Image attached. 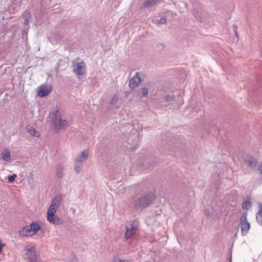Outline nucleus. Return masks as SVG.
<instances>
[{
  "label": "nucleus",
  "mask_w": 262,
  "mask_h": 262,
  "mask_svg": "<svg viewBox=\"0 0 262 262\" xmlns=\"http://www.w3.org/2000/svg\"><path fill=\"white\" fill-rule=\"evenodd\" d=\"M2 157L3 160L9 161L10 160V153L8 149H5L2 153Z\"/></svg>",
  "instance_id": "ddd939ff"
},
{
  "label": "nucleus",
  "mask_w": 262,
  "mask_h": 262,
  "mask_svg": "<svg viewBox=\"0 0 262 262\" xmlns=\"http://www.w3.org/2000/svg\"><path fill=\"white\" fill-rule=\"evenodd\" d=\"M61 198L60 196H56L53 200L47 212V220L53 224H59L61 223L60 219L55 215L56 210L59 207Z\"/></svg>",
  "instance_id": "f257e3e1"
},
{
  "label": "nucleus",
  "mask_w": 262,
  "mask_h": 262,
  "mask_svg": "<svg viewBox=\"0 0 262 262\" xmlns=\"http://www.w3.org/2000/svg\"><path fill=\"white\" fill-rule=\"evenodd\" d=\"M235 34H236V36H237V33L236 31H235Z\"/></svg>",
  "instance_id": "393cba45"
},
{
  "label": "nucleus",
  "mask_w": 262,
  "mask_h": 262,
  "mask_svg": "<svg viewBox=\"0 0 262 262\" xmlns=\"http://www.w3.org/2000/svg\"><path fill=\"white\" fill-rule=\"evenodd\" d=\"M251 203L248 201H245L242 205V207L244 209H248L251 206Z\"/></svg>",
  "instance_id": "f3484780"
},
{
  "label": "nucleus",
  "mask_w": 262,
  "mask_h": 262,
  "mask_svg": "<svg viewBox=\"0 0 262 262\" xmlns=\"http://www.w3.org/2000/svg\"><path fill=\"white\" fill-rule=\"evenodd\" d=\"M40 229L39 225L37 223H32L29 226H26L19 231V235L21 236H30L37 233Z\"/></svg>",
  "instance_id": "7ed1b4c3"
},
{
  "label": "nucleus",
  "mask_w": 262,
  "mask_h": 262,
  "mask_svg": "<svg viewBox=\"0 0 262 262\" xmlns=\"http://www.w3.org/2000/svg\"><path fill=\"white\" fill-rule=\"evenodd\" d=\"M244 161L249 166L253 167L255 165L256 161L255 159L251 156H247L245 158Z\"/></svg>",
  "instance_id": "f8f14e48"
},
{
  "label": "nucleus",
  "mask_w": 262,
  "mask_h": 262,
  "mask_svg": "<svg viewBox=\"0 0 262 262\" xmlns=\"http://www.w3.org/2000/svg\"><path fill=\"white\" fill-rule=\"evenodd\" d=\"M89 155V150H84L82 152L81 154L78 156L75 160V162H77V164L80 165L83 161H84L88 157Z\"/></svg>",
  "instance_id": "9d476101"
},
{
  "label": "nucleus",
  "mask_w": 262,
  "mask_h": 262,
  "mask_svg": "<svg viewBox=\"0 0 262 262\" xmlns=\"http://www.w3.org/2000/svg\"><path fill=\"white\" fill-rule=\"evenodd\" d=\"M138 229L137 224L133 222L126 225L125 238L126 239L130 238L135 233Z\"/></svg>",
  "instance_id": "39448f33"
},
{
  "label": "nucleus",
  "mask_w": 262,
  "mask_h": 262,
  "mask_svg": "<svg viewBox=\"0 0 262 262\" xmlns=\"http://www.w3.org/2000/svg\"><path fill=\"white\" fill-rule=\"evenodd\" d=\"M140 82L141 78L139 76L138 73H137L136 75L130 80L129 86L130 89H134L138 85Z\"/></svg>",
  "instance_id": "6e6552de"
},
{
  "label": "nucleus",
  "mask_w": 262,
  "mask_h": 262,
  "mask_svg": "<svg viewBox=\"0 0 262 262\" xmlns=\"http://www.w3.org/2000/svg\"><path fill=\"white\" fill-rule=\"evenodd\" d=\"M155 195L150 193L144 197L140 198L137 201L136 207L139 208H144L150 204L155 199Z\"/></svg>",
  "instance_id": "20e7f679"
},
{
  "label": "nucleus",
  "mask_w": 262,
  "mask_h": 262,
  "mask_svg": "<svg viewBox=\"0 0 262 262\" xmlns=\"http://www.w3.org/2000/svg\"><path fill=\"white\" fill-rule=\"evenodd\" d=\"M58 111L59 110L57 106L53 108L50 112L49 118L53 119L55 128L59 129L67 127L69 124L66 120L60 118L58 116Z\"/></svg>",
  "instance_id": "f03ea898"
},
{
  "label": "nucleus",
  "mask_w": 262,
  "mask_h": 262,
  "mask_svg": "<svg viewBox=\"0 0 262 262\" xmlns=\"http://www.w3.org/2000/svg\"><path fill=\"white\" fill-rule=\"evenodd\" d=\"M85 69V64L82 61L77 64L76 68L74 69V72L78 75H82L84 73Z\"/></svg>",
  "instance_id": "1a4fd4ad"
},
{
  "label": "nucleus",
  "mask_w": 262,
  "mask_h": 262,
  "mask_svg": "<svg viewBox=\"0 0 262 262\" xmlns=\"http://www.w3.org/2000/svg\"><path fill=\"white\" fill-rule=\"evenodd\" d=\"M16 177L17 176L15 174H13V175L8 177V179L9 182H12L14 181V180Z\"/></svg>",
  "instance_id": "6ab92c4d"
},
{
  "label": "nucleus",
  "mask_w": 262,
  "mask_h": 262,
  "mask_svg": "<svg viewBox=\"0 0 262 262\" xmlns=\"http://www.w3.org/2000/svg\"><path fill=\"white\" fill-rule=\"evenodd\" d=\"M25 251L27 257L30 262H37L38 257L36 251L34 247H26Z\"/></svg>",
  "instance_id": "423d86ee"
},
{
  "label": "nucleus",
  "mask_w": 262,
  "mask_h": 262,
  "mask_svg": "<svg viewBox=\"0 0 262 262\" xmlns=\"http://www.w3.org/2000/svg\"><path fill=\"white\" fill-rule=\"evenodd\" d=\"M241 228L242 232L245 234L249 230L250 226L247 220L246 214L243 215L241 219Z\"/></svg>",
  "instance_id": "0eeeda50"
},
{
  "label": "nucleus",
  "mask_w": 262,
  "mask_h": 262,
  "mask_svg": "<svg viewBox=\"0 0 262 262\" xmlns=\"http://www.w3.org/2000/svg\"><path fill=\"white\" fill-rule=\"evenodd\" d=\"M256 220L258 223L262 225V207L256 215Z\"/></svg>",
  "instance_id": "2eb2a0df"
},
{
  "label": "nucleus",
  "mask_w": 262,
  "mask_h": 262,
  "mask_svg": "<svg viewBox=\"0 0 262 262\" xmlns=\"http://www.w3.org/2000/svg\"><path fill=\"white\" fill-rule=\"evenodd\" d=\"M51 90V86H41L38 91V94L41 97L48 95Z\"/></svg>",
  "instance_id": "9b49d317"
},
{
  "label": "nucleus",
  "mask_w": 262,
  "mask_h": 262,
  "mask_svg": "<svg viewBox=\"0 0 262 262\" xmlns=\"http://www.w3.org/2000/svg\"><path fill=\"white\" fill-rule=\"evenodd\" d=\"M5 247V244L2 243V241L1 239H0V252H1L3 249V248Z\"/></svg>",
  "instance_id": "4be33fe9"
},
{
  "label": "nucleus",
  "mask_w": 262,
  "mask_h": 262,
  "mask_svg": "<svg viewBox=\"0 0 262 262\" xmlns=\"http://www.w3.org/2000/svg\"><path fill=\"white\" fill-rule=\"evenodd\" d=\"M259 173H262V162L259 168Z\"/></svg>",
  "instance_id": "b1692460"
},
{
  "label": "nucleus",
  "mask_w": 262,
  "mask_h": 262,
  "mask_svg": "<svg viewBox=\"0 0 262 262\" xmlns=\"http://www.w3.org/2000/svg\"><path fill=\"white\" fill-rule=\"evenodd\" d=\"M166 23V18H162L160 20V23L161 24H164Z\"/></svg>",
  "instance_id": "5701e85b"
},
{
  "label": "nucleus",
  "mask_w": 262,
  "mask_h": 262,
  "mask_svg": "<svg viewBox=\"0 0 262 262\" xmlns=\"http://www.w3.org/2000/svg\"><path fill=\"white\" fill-rule=\"evenodd\" d=\"M27 132L28 133L30 134V135L36 137H39L40 136V134L39 132H38L37 130L35 129L33 127H29L27 128Z\"/></svg>",
  "instance_id": "4468645a"
},
{
  "label": "nucleus",
  "mask_w": 262,
  "mask_h": 262,
  "mask_svg": "<svg viewBox=\"0 0 262 262\" xmlns=\"http://www.w3.org/2000/svg\"><path fill=\"white\" fill-rule=\"evenodd\" d=\"M148 93V91L147 88H143L142 89V97H145L147 96Z\"/></svg>",
  "instance_id": "aec40b11"
},
{
  "label": "nucleus",
  "mask_w": 262,
  "mask_h": 262,
  "mask_svg": "<svg viewBox=\"0 0 262 262\" xmlns=\"http://www.w3.org/2000/svg\"><path fill=\"white\" fill-rule=\"evenodd\" d=\"M156 0H148L145 2L144 7H149L154 5L155 4Z\"/></svg>",
  "instance_id": "dca6fc26"
},
{
  "label": "nucleus",
  "mask_w": 262,
  "mask_h": 262,
  "mask_svg": "<svg viewBox=\"0 0 262 262\" xmlns=\"http://www.w3.org/2000/svg\"><path fill=\"white\" fill-rule=\"evenodd\" d=\"M31 18V15L30 13H28L27 14H25V24L28 25L29 23V20Z\"/></svg>",
  "instance_id": "a211bd4d"
},
{
  "label": "nucleus",
  "mask_w": 262,
  "mask_h": 262,
  "mask_svg": "<svg viewBox=\"0 0 262 262\" xmlns=\"http://www.w3.org/2000/svg\"><path fill=\"white\" fill-rule=\"evenodd\" d=\"M81 165H82V163L80 165H78V164H77V162H76V165H75V170L77 172L81 170Z\"/></svg>",
  "instance_id": "412c9836"
}]
</instances>
